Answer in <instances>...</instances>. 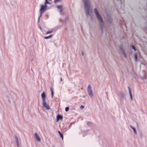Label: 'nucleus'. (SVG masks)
I'll return each instance as SVG.
<instances>
[{
    "instance_id": "1",
    "label": "nucleus",
    "mask_w": 147,
    "mask_h": 147,
    "mask_svg": "<svg viewBox=\"0 0 147 147\" xmlns=\"http://www.w3.org/2000/svg\"><path fill=\"white\" fill-rule=\"evenodd\" d=\"M94 10L96 17L100 23V28L102 30L104 29V23L103 18L100 14L98 9L96 8H94Z\"/></svg>"
},
{
    "instance_id": "2",
    "label": "nucleus",
    "mask_w": 147,
    "mask_h": 147,
    "mask_svg": "<svg viewBox=\"0 0 147 147\" xmlns=\"http://www.w3.org/2000/svg\"><path fill=\"white\" fill-rule=\"evenodd\" d=\"M82 2L84 6L85 12L86 15L88 16H91L90 12L91 8V5L90 0H82Z\"/></svg>"
},
{
    "instance_id": "3",
    "label": "nucleus",
    "mask_w": 147,
    "mask_h": 147,
    "mask_svg": "<svg viewBox=\"0 0 147 147\" xmlns=\"http://www.w3.org/2000/svg\"><path fill=\"white\" fill-rule=\"evenodd\" d=\"M45 5H42L41 6V7L40 10V16L38 18V21L39 23L40 22V17L42 16V13L43 12L45 11L47 7V6L46 5L47 4H45Z\"/></svg>"
},
{
    "instance_id": "4",
    "label": "nucleus",
    "mask_w": 147,
    "mask_h": 147,
    "mask_svg": "<svg viewBox=\"0 0 147 147\" xmlns=\"http://www.w3.org/2000/svg\"><path fill=\"white\" fill-rule=\"evenodd\" d=\"M87 91L90 97H92L93 96V94L91 86L90 85H89L88 86Z\"/></svg>"
},
{
    "instance_id": "5",
    "label": "nucleus",
    "mask_w": 147,
    "mask_h": 147,
    "mask_svg": "<svg viewBox=\"0 0 147 147\" xmlns=\"http://www.w3.org/2000/svg\"><path fill=\"white\" fill-rule=\"evenodd\" d=\"M140 57V53L138 52L134 54V58L136 61H138Z\"/></svg>"
},
{
    "instance_id": "6",
    "label": "nucleus",
    "mask_w": 147,
    "mask_h": 147,
    "mask_svg": "<svg viewBox=\"0 0 147 147\" xmlns=\"http://www.w3.org/2000/svg\"><path fill=\"white\" fill-rule=\"evenodd\" d=\"M42 105L43 107L47 110L49 109V105L46 102V101L42 102Z\"/></svg>"
},
{
    "instance_id": "7",
    "label": "nucleus",
    "mask_w": 147,
    "mask_h": 147,
    "mask_svg": "<svg viewBox=\"0 0 147 147\" xmlns=\"http://www.w3.org/2000/svg\"><path fill=\"white\" fill-rule=\"evenodd\" d=\"M15 139L16 142V145L15 146V147H21V144L20 142H19L18 138L17 137H15Z\"/></svg>"
},
{
    "instance_id": "8",
    "label": "nucleus",
    "mask_w": 147,
    "mask_h": 147,
    "mask_svg": "<svg viewBox=\"0 0 147 147\" xmlns=\"http://www.w3.org/2000/svg\"><path fill=\"white\" fill-rule=\"evenodd\" d=\"M121 52L123 55L124 57H126L127 56V54L125 51L124 49L121 47L120 48Z\"/></svg>"
},
{
    "instance_id": "9",
    "label": "nucleus",
    "mask_w": 147,
    "mask_h": 147,
    "mask_svg": "<svg viewBox=\"0 0 147 147\" xmlns=\"http://www.w3.org/2000/svg\"><path fill=\"white\" fill-rule=\"evenodd\" d=\"M57 7L59 9V11L61 13L63 10V6L62 5H59L57 6Z\"/></svg>"
},
{
    "instance_id": "10",
    "label": "nucleus",
    "mask_w": 147,
    "mask_h": 147,
    "mask_svg": "<svg viewBox=\"0 0 147 147\" xmlns=\"http://www.w3.org/2000/svg\"><path fill=\"white\" fill-rule=\"evenodd\" d=\"M35 139L37 141L40 142L41 141L40 138L39 136L38 135L37 133H36L35 134Z\"/></svg>"
},
{
    "instance_id": "11",
    "label": "nucleus",
    "mask_w": 147,
    "mask_h": 147,
    "mask_svg": "<svg viewBox=\"0 0 147 147\" xmlns=\"http://www.w3.org/2000/svg\"><path fill=\"white\" fill-rule=\"evenodd\" d=\"M41 97L42 101H46V94L45 92H43L41 95Z\"/></svg>"
},
{
    "instance_id": "12",
    "label": "nucleus",
    "mask_w": 147,
    "mask_h": 147,
    "mask_svg": "<svg viewBox=\"0 0 147 147\" xmlns=\"http://www.w3.org/2000/svg\"><path fill=\"white\" fill-rule=\"evenodd\" d=\"M63 116L61 115H58L57 116V121L58 122L60 120H62Z\"/></svg>"
},
{
    "instance_id": "13",
    "label": "nucleus",
    "mask_w": 147,
    "mask_h": 147,
    "mask_svg": "<svg viewBox=\"0 0 147 147\" xmlns=\"http://www.w3.org/2000/svg\"><path fill=\"white\" fill-rule=\"evenodd\" d=\"M54 32L53 29H49L46 32V34H51Z\"/></svg>"
},
{
    "instance_id": "14",
    "label": "nucleus",
    "mask_w": 147,
    "mask_h": 147,
    "mask_svg": "<svg viewBox=\"0 0 147 147\" xmlns=\"http://www.w3.org/2000/svg\"><path fill=\"white\" fill-rule=\"evenodd\" d=\"M129 94L130 95V100H132V99H133L132 95V94L131 93V91L130 89H129Z\"/></svg>"
},
{
    "instance_id": "15",
    "label": "nucleus",
    "mask_w": 147,
    "mask_h": 147,
    "mask_svg": "<svg viewBox=\"0 0 147 147\" xmlns=\"http://www.w3.org/2000/svg\"><path fill=\"white\" fill-rule=\"evenodd\" d=\"M130 127L133 129L134 133L135 134H136V129L131 125H130Z\"/></svg>"
},
{
    "instance_id": "16",
    "label": "nucleus",
    "mask_w": 147,
    "mask_h": 147,
    "mask_svg": "<svg viewBox=\"0 0 147 147\" xmlns=\"http://www.w3.org/2000/svg\"><path fill=\"white\" fill-rule=\"evenodd\" d=\"M58 133L59 134L61 138H62V140H63V134L59 131H58Z\"/></svg>"
},
{
    "instance_id": "17",
    "label": "nucleus",
    "mask_w": 147,
    "mask_h": 147,
    "mask_svg": "<svg viewBox=\"0 0 147 147\" xmlns=\"http://www.w3.org/2000/svg\"><path fill=\"white\" fill-rule=\"evenodd\" d=\"M53 88H51V89H50V90L51 91V96H52V98H53V95H54V92H53Z\"/></svg>"
},
{
    "instance_id": "18",
    "label": "nucleus",
    "mask_w": 147,
    "mask_h": 147,
    "mask_svg": "<svg viewBox=\"0 0 147 147\" xmlns=\"http://www.w3.org/2000/svg\"><path fill=\"white\" fill-rule=\"evenodd\" d=\"M141 78L143 80H144L147 79V75L145 74L143 77H142Z\"/></svg>"
},
{
    "instance_id": "19",
    "label": "nucleus",
    "mask_w": 147,
    "mask_h": 147,
    "mask_svg": "<svg viewBox=\"0 0 147 147\" xmlns=\"http://www.w3.org/2000/svg\"><path fill=\"white\" fill-rule=\"evenodd\" d=\"M52 35H50L48 36H45L44 37V38L46 39H47L51 38L52 37Z\"/></svg>"
},
{
    "instance_id": "20",
    "label": "nucleus",
    "mask_w": 147,
    "mask_h": 147,
    "mask_svg": "<svg viewBox=\"0 0 147 147\" xmlns=\"http://www.w3.org/2000/svg\"><path fill=\"white\" fill-rule=\"evenodd\" d=\"M107 18H108L109 19V20H108L109 22H110V21L112 20V19L111 18H110V17H108V15L107 16Z\"/></svg>"
},
{
    "instance_id": "21",
    "label": "nucleus",
    "mask_w": 147,
    "mask_h": 147,
    "mask_svg": "<svg viewBox=\"0 0 147 147\" xmlns=\"http://www.w3.org/2000/svg\"><path fill=\"white\" fill-rule=\"evenodd\" d=\"M61 1V0H55L54 2L55 3H57Z\"/></svg>"
},
{
    "instance_id": "22",
    "label": "nucleus",
    "mask_w": 147,
    "mask_h": 147,
    "mask_svg": "<svg viewBox=\"0 0 147 147\" xmlns=\"http://www.w3.org/2000/svg\"><path fill=\"white\" fill-rule=\"evenodd\" d=\"M69 108L68 107H66L65 109V111H68L69 110Z\"/></svg>"
},
{
    "instance_id": "23",
    "label": "nucleus",
    "mask_w": 147,
    "mask_h": 147,
    "mask_svg": "<svg viewBox=\"0 0 147 147\" xmlns=\"http://www.w3.org/2000/svg\"><path fill=\"white\" fill-rule=\"evenodd\" d=\"M49 3L48 1V0H45V4L46 5L49 4Z\"/></svg>"
},
{
    "instance_id": "24",
    "label": "nucleus",
    "mask_w": 147,
    "mask_h": 147,
    "mask_svg": "<svg viewBox=\"0 0 147 147\" xmlns=\"http://www.w3.org/2000/svg\"><path fill=\"white\" fill-rule=\"evenodd\" d=\"M132 49H133L134 50V51H136V49L135 48V47H134V46H132Z\"/></svg>"
},
{
    "instance_id": "25",
    "label": "nucleus",
    "mask_w": 147,
    "mask_h": 147,
    "mask_svg": "<svg viewBox=\"0 0 147 147\" xmlns=\"http://www.w3.org/2000/svg\"><path fill=\"white\" fill-rule=\"evenodd\" d=\"M80 108L81 109H83L84 108V106L83 105H81L80 107Z\"/></svg>"
},
{
    "instance_id": "26",
    "label": "nucleus",
    "mask_w": 147,
    "mask_h": 147,
    "mask_svg": "<svg viewBox=\"0 0 147 147\" xmlns=\"http://www.w3.org/2000/svg\"><path fill=\"white\" fill-rule=\"evenodd\" d=\"M39 28L41 30H42V28L40 26H39Z\"/></svg>"
},
{
    "instance_id": "27",
    "label": "nucleus",
    "mask_w": 147,
    "mask_h": 147,
    "mask_svg": "<svg viewBox=\"0 0 147 147\" xmlns=\"http://www.w3.org/2000/svg\"><path fill=\"white\" fill-rule=\"evenodd\" d=\"M61 80H62V78H61Z\"/></svg>"
},
{
    "instance_id": "28",
    "label": "nucleus",
    "mask_w": 147,
    "mask_h": 147,
    "mask_svg": "<svg viewBox=\"0 0 147 147\" xmlns=\"http://www.w3.org/2000/svg\"><path fill=\"white\" fill-rule=\"evenodd\" d=\"M120 1H122V0H119Z\"/></svg>"
},
{
    "instance_id": "29",
    "label": "nucleus",
    "mask_w": 147,
    "mask_h": 147,
    "mask_svg": "<svg viewBox=\"0 0 147 147\" xmlns=\"http://www.w3.org/2000/svg\"><path fill=\"white\" fill-rule=\"evenodd\" d=\"M53 147H55V146H53Z\"/></svg>"
}]
</instances>
